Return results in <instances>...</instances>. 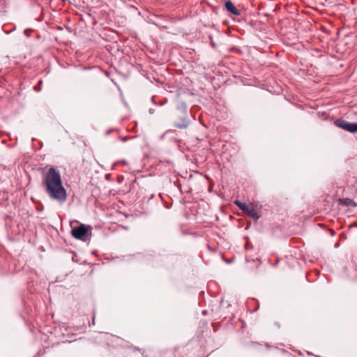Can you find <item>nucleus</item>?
I'll list each match as a JSON object with an SVG mask.
<instances>
[{"label":"nucleus","mask_w":357,"mask_h":357,"mask_svg":"<svg viewBox=\"0 0 357 357\" xmlns=\"http://www.w3.org/2000/svg\"><path fill=\"white\" fill-rule=\"evenodd\" d=\"M42 182L46 193L52 199L60 203L66 201V190L62 184L61 174L58 169L50 167L43 172Z\"/></svg>","instance_id":"1"},{"label":"nucleus","mask_w":357,"mask_h":357,"mask_svg":"<svg viewBox=\"0 0 357 357\" xmlns=\"http://www.w3.org/2000/svg\"><path fill=\"white\" fill-rule=\"evenodd\" d=\"M334 123L337 127L349 132H357V123H350L343 119H337Z\"/></svg>","instance_id":"2"},{"label":"nucleus","mask_w":357,"mask_h":357,"mask_svg":"<svg viewBox=\"0 0 357 357\" xmlns=\"http://www.w3.org/2000/svg\"><path fill=\"white\" fill-rule=\"evenodd\" d=\"M88 229L84 225H81L79 227H75L72 229V236L79 240H82L86 235Z\"/></svg>","instance_id":"3"},{"label":"nucleus","mask_w":357,"mask_h":357,"mask_svg":"<svg viewBox=\"0 0 357 357\" xmlns=\"http://www.w3.org/2000/svg\"><path fill=\"white\" fill-rule=\"evenodd\" d=\"M189 123L190 121L187 118V114L185 111L183 116H181L180 121L174 123V126L179 129H185L188 126Z\"/></svg>","instance_id":"4"},{"label":"nucleus","mask_w":357,"mask_h":357,"mask_svg":"<svg viewBox=\"0 0 357 357\" xmlns=\"http://www.w3.org/2000/svg\"><path fill=\"white\" fill-rule=\"evenodd\" d=\"M225 7L227 10L234 15H240V11L236 8L231 0H227L225 3Z\"/></svg>","instance_id":"5"},{"label":"nucleus","mask_w":357,"mask_h":357,"mask_svg":"<svg viewBox=\"0 0 357 357\" xmlns=\"http://www.w3.org/2000/svg\"><path fill=\"white\" fill-rule=\"evenodd\" d=\"M245 213L254 220H258L259 218V215H258V213L252 206H250Z\"/></svg>","instance_id":"6"},{"label":"nucleus","mask_w":357,"mask_h":357,"mask_svg":"<svg viewBox=\"0 0 357 357\" xmlns=\"http://www.w3.org/2000/svg\"><path fill=\"white\" fill-rule=\"evenodd\" d=\"M234 204H236V206H238L241 210H242V211H243V212H245V211H246L247 210H248V207L250 206L247 205L245 203L241 202L238 201V200L235 201V202H234Z\"/></svg>","instance_id":"7"},{"label":"nucleus","mask_w":357,"mask_h":357,"mask_svg":"<svg viewBox=\"0 0 357 357\" xmlns=\"http://www.w3.org/2000/svg\"><path fill=\"white\" fill-rule=\"evenodd\" d=\"M172 132H173V130H167V131L165 132V133L162 136V137H164V135H166L167 133Z\"/></svg>","instance_id":"8"},{"label":"nucleus","mask_w":357,"mask_h":357,"mask_svg":"<svg viewBox=\"0 0 357 357\" xmlns=\"http://www.w3.org/2000/svg\"><path fill=\"white\" fill-rule=\"evenodd\" d=\"M250 248V245H245V248Z\"/></svg>","instance_id":"9"},{"label":"nucleus","mask_w":357,"mask_h":357,"mask_svg":"<svg viewBox=\"0 0 357 357\" xmlns=\"http://www.w3.org/2000/svg\"><path fill=\"white\" fill-rule=\"evenodd\" d=\"M250 248V245H245V248Z\"/></svg>","instance_id":"10"}]
</instances>
